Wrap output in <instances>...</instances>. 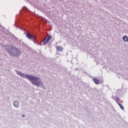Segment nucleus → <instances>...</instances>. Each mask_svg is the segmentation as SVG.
I'll return each mask as SVG.
<instances>
[{"mask_svg": "<svg viewBox=\"0 0 128 128\" xmlns=\"http://www.w3.org/2000/svg\"><path fill=\"white\" fill-rule=\"evenodd\" d=\"M15 72L16 74H17L18 76H21V78H27V80H28L31 82L32 84H34L36 86H44V83L42 82V80L40 79V78L36 77V76H32L28 74H25L16 70Z\"/></svg>", "mask_w": 128, "mask_h": 128, "instance_id": "f257e3e1", "label": "nucleus"}, {"mask_svg": "<svg viewBox=\"0 0 128 128\" xmlns=\"http://www.w3.org/2000/svg\"><path fill=\"white\" fill-rule=\"evenodd\" d=\"M6 51L11 56H17L18 58V56L22 54L20 50L16 48H7Z\"/></svg>", "mask_w": 128, "mask_h": 128, "instance_id": "f03ea898", "label": "nucleus"}, {"mask_svg": "<svg viewBox=\"0 0 128 128\" xmlns=\"http://www.w3.org/2000/svg\"><path fill=\"white\" fill-rule=\"evenodd\" d=\"M50 40H52V36L48 34L47 36H45L42 40L43 46H46V44Z\"/></svg>", "mask_w": 128, "mask_h": 128, "instance_id": "7ed1b4c3", "label": "nucleus"}, {"mask_svg": "<svg viewBox=\"0 0 128 128\" xmlns=\"http://www.w3.org/2000/svg\"><path fill=\"white\" fill-rule=\"evenodd\" d=\"M26 38H29V39L30 40H32L34 39V38H36L34 36H32V35L30 34V33H27V34H26Z\"/></svg>", "mask_w": 128, "mask_h": 128, "instance_id": "20e7f679", "label": "nucleus"}, {"mask_svg": "<svg viewBox=\"0 0 128 128\" xmlns=\"http://www.w3.org/2000/svg\"><path fill=\"white\" fill-rule=\"evenodd\" d=\"M13 104H14V106L16 108H18V106H20V104L18 103V102L17 100H14L13 102Z\"/></svg>", "mask_w": 128, "mask_h": 128, "instance_id": "39448f33", "label": "nucleus"}, {"mask_svg": "<svg viewBox=\"0 0 128 128\" xmlns=\"http://www.w3.org/2000/svg\"><path fill=\"white\" fill-rule=\"evenodd\" d=\"M112 98L113 100H116V102H117V104L118 102H120V99L118 97H116L114 96H112Z\"/></svg>", "mask_w": 128, "mask_h": 128, "instance_id": "423d86ee", "label": "nucleus"}, {"mask_svg": "<svg viewBox=\"0 0 128 128\" xmlns=\"http://www.w3.org/2000/svg\"><path fill=\"white\" fill-rule=\"evenodd\" d=\"M122 40L125 42H128V38L127 36H124L122 37Z\"/></svg>", "mask_w": 128, "mask_h": 128, "instance_id": "0eeeda50", "label": "nucleus"}, {"mask_svg": "<svg viewBox=\"0 0 128 128\" xmlns=\"http://www.w3.org/2000/svg\"><path fill=\"white\" fill-rule=\"evenodd\" d=\"M63 48H62L60 46H58L56 48V50L58 52H62Z\"/></svg>", "mask_w": 128, "mask_h": 128, "instance_id": "6e6552de", "label": "nucleus"}, {"mask_svg": "<svg viewBox=\"0 0 128 128\" xmlns=\"http://www.w3.org/2000/svg\"><path fill=\"white\" fill-rule=\"evenodd\" d=\"M120 106L121 109H122V110H124V106L122 104H120V102L117 103Z\"/></svg>", "mask_w": 128, "mask_h": 128, "instance_id": "1a4fd4ad", "label": "nucleus"}, {"mask_svg": "<svg viewBox=\"0 0 128 128\" xmlns=\"http://www.w3.org/2000/svg\"><path fill=\"white\" fill-rule=\"evenodd\" d=\"M93 80L94 82L96 84H100V81H98V80H96V78H94Z\"/></svg>", "mask_w": 128, "mask_h": 128, "instance_id": "9d476101", "label": "nucleus"}, {"mask_svg": "<svg viewBox=\"0 0 128 128\" xmlns=\"http://www.w3.org/2000/svg\"><path fill=\"white\" fill-rule=\"evenodd\" d=\"M32 41L34 42L36 44L38 45V42L36 40V37L34 38V40H32Z\"/></svg>", "mask_w": 128, "mask_h": 128, "instance_id": "9b49d317", "label": "nucleus"}, {"mask_svg": "<svg viewBox=\"0 0 128 128\" xmlns=\"http://www.w3.org/2000/svg\"><path fill=\"white\" fill-rule=\"evenodd\" d=\"M22 10L24 12H30V10L26 7H24Z\"/></svg>", "mask_w": 128, "mask_h": 128, "instance_id": "f8f14e48", "label": "nucleus"}, {"mask_svg": "<svg viewBox=\"0 0 128 128\" xmlns=\"http://www.w3.org/2000/svg\"><path fill=\"white\" fill-rule=\"evenodd\" d=\"M22 118H24V116H26L24 115V114H22Z\"/></svg>", "mask_w": 128, "mask_h": 128, "instance_id": "ddd939ff", "label": "nucleus"}, {"mask_svg": "<svg viewBox=\"0 0 128 128\" xmlns=\"http://www.w3.org/2000/svg\"><path fill=\"white\" fill-rule=\"evenodd\" d=\"M7 72H10V70H7Z\"/></svg>", "mask_w": 128, "mask_h": 128, "instance_id": "4468645a", "label": "nucleus"}]
</instances>
